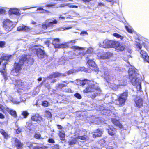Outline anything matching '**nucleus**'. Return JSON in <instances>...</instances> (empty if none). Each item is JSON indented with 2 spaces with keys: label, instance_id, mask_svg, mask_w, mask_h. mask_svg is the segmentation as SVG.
Masks as SVG:
<instances>
[{
  "label": "nucleus",
  "instance_id": "f257e3e1",
  "mask_svg": "<svg viewBox=\"0 0 149 149\" xmlns=\"http://www.w3.org/2000/svg\"><path fill=\"white\" fill-rule=\"evenodd\" d=\"M80 84L82 86L88 85V86L84 90L83 92L84 93L91 92L92 98H95L97 96L100 95L101 91L98 88V84L96 82L86 79L80 81Z\"/></svg>",
  "mask_w": 149,
  "mask_h": 149
},
{
  "label": "nucleus",
  "instance_id": "f03ea898",
  "mask_svg": "<svg viewBox=\"0 0 149 149\" xmlns=\"http://www.w3.org/2000/svg\"><path fill=\"white\" fill-rule=\"evenodd\" d=\"M128 73L129 80L132 85L135 86L137 91H141V86L140 76L137 73L134 67L131 66V68H129Z\"/></svg>",
  "mask_w": 149,
  "mask_h": 149
},
{
  "label": "nucleus",
  "instance_id": "7ed1b4c3",
  "mask_svg": "<svg viewBox=\"0 0 149 149\" xmlns=\"http://www.w3.org/2000/svg\"><path fill=\"white\" fill-rule=\"evenodd\" d=\"M102 71L104 72V75L103 76L107 82L111 84V82H113L114 81L115 78L111 75L109 74L108 69L106 68H103Z\"/></svg>",
  "mask_w": 149,
  "mask_h": 149
},
{
  "label": "nucleus",
  "instance_id": "20e7f679",
  "mask_svg": "<svg viewBox=\"0 0 149 149\" xmlns=\"http://www.w3.org/2000/svg\"><path fill=\"white\" fill-rule=\"evenodd\" d=\"M57 22V21L56 19L53 21L51 19H49L46 20L43 24H40L39 26H42V29L45 30L48 27H52L54 24H56Z\"/></svg>",
  "mask_w": 149,
  "mask_h": 149
},
{
  "label": "nucleus",
  "instance_id": "39448f33",
  "mask_svg": "<svg viewBox=\"0 0 149 149\" xmlns=\"http://www.w3.org/2000/svg\"><path fill=\"white\" fill-rule=\"evenodd\" d=\"M127 92H125L121 94L118 97V102L116 103V104L119 106L124 105L127 99Z\"/></svg>",
  "mask_w": 149,
  "mask_h": 149
},
{
  "label": "nucleus",
  "instance_id": "423d86ee",
  "mask_svg": "<svg viewBox=\"0 0 149 149\" xmlns=\"http://www.w3.org/2000/svg\"><path fill=\"white\" fill-rule=\"evenodd\" d=\"M115 41L105 40L104 41L102 44L100 43L99 44V46L103 48L113 47Z\"/></svg>",
  "mask_w": 149,
  "mask_h": 149
},
{
  "label": "nucleus",
  "instance_id": "0eeeda50",
  "mask_svg": "<svg viewBox=\"0 0 149 149\" xmlns=\"http://www.w3.org/2000/svg\"><path fill=\"white\" fill-rule=\"evenodd\" d=\"M77 72V70H69L68 72H67L66 74H63V75H62L60 73L56 72H55L52 74L50 75L48 77L49 78H55L60 77L61 75L63 76H65L68 74H70L73 73L74 72Z\"/></svg>",
  "mask_w": 149,
  "mask_h": 149
},
{
  "label": "nucleus",
  "instance_id": "6e6552de",
  "mask_svg": "<svg viewBox=\"0 0 149 149\" xmlns=\"http://www.w3.org/2000/svg\"><path fill=\"white\" fill-rule=\"evenodd\" d=\"M21 59H23V63H24V65L26 66L32 64L34 62V60L32 58L27 57L26 55L22 56Z\"/></svg>",
  "mask_w": 149,
  "mask_h": 149
},
{
  "label": "nucleus",
  "instance_id": "1a4fd4ad",
  "mask_svg": "<svg viewBox=\"0 0 149 149\" xmlns=\"http://www.w3.org/2000/svg\"><path fill=\"white\" fill-rule=\"evenodd\" d=\"M13 22L9 19L6 20L3 23V27L7 31H10L13 28Z\"/></svg>",
  "mask_w": 149,
  "mask_h": 149
},
{
  "label": "nucleus",
  "instance_id": "9d476101",
  "mask_svg": "<svg viewBox=\"0 0 149 149\" xmlns=\"http://www.w3.org/2000/svg\"><path fill=\"white\" fill-rule=\"evenodd\" d=\"M59 42V39L58 38L54 39V40H53L52 44L54 45L55 48H64L68 46L65 43H63L61 44H58V43Z\"/></svg>",
  "mask_w": 149,
  "mask_h": 149
},
{
  "label": "nucleus",
  "instance_id": "9b49d317",
  "mask_svg": "<svg viewBox=\"0 0 149 149\" xmlns=\"http://www.w3.org/2000/svg\"><path fill=\"white\" fill-rule=\"evenodd\" d=\"M32 50L33 52L36 53L37 56L40 58H43L45 55L44 51L40 48H33Z\"/></svg>",
  "mask_w": 149,
  "mask_h": 149
},
{
  "label": "nucleus",
  "instance_id": "f8f14e48",
  "mask_svg": "<svg viewBox=\"0 0 149 149\" xmlns=\"http://www.w3.org/2000/svg\"><path fill=\"white\" fill-rule=\"evenodd\" d=\"M23 62V59H20L18 63H15L14 66L15 70H13V71H15L16 72H18L21 69L22 65H24Z\"/></svg>",
  "mask_w": 149,
  "mask_h": 149
},
{
  "label": "nucleus",
  "instance_id": "ddd939ff",
  "mask_svg": "<svg viewBox=\"0 0 149 149\" xmlns=\"http://www.w3.org/2000/svg\"><path fill=\"white\" fill-rule=\"evenodd\" d=\"M86 59L88 60V65L92 70H97V68L96 67V64L95 62L92 60L90 59L89 58L87 57Z\"/></svg>",
  "mask_w": 149,
  "mask_h": 149
},
{
  "label": "nucleus",
  "instance_id": "4468645a",
  "mask_svg": "<svg viewBox=\"0 0 149 149\" xmlns=\"http://www.w3.org/2000/svg\"><path fill=\"white\" fill-rule=\"evenodd\" d=\"M113 47H115L117 51H122L125 49V45L118 42L115 41Z\"/></svg>",
  "mask_w": 149,
  "mask_h": 149
},
{
  "label": "nucleus",
  "instance_id": "2eb2a0df",
  "mask_svg": "<svg viewBox=\"0 0 149 149\" xmlns=\"http://www.w3.org/2000/svg\"><path fill=\"white\" fill-rule=\"evenodd\" d=\"M13 84L15 85L16 87L21 89V87H23L24 86V82H22L20 80L14 79L13 80Z\"/></svg>",
  "mask_w": 149,
  "mask_h": 149
},
{
  "label": "nucleus",
  "instance_id": "dca6fc26",
  "mask_svg": "<svg viewBox=\"0 0 149 149\" xmlns=\"http://www.w3.org/2000/svg\"><path fill=\"white\" fill-rule=\"evenodd\" d=\"M113 55V54L110 52H107L106 53L102 55L99 54L97 55L98 57L100 59H108L109 57L112 56Z\"/></svg>",
  "mask_w": 149,
  "mask_h": 149
},
{
  "label": "nucleus",
  "instance_id": "f3484780",
  "mask_svg": "<svg viewBox=\"0 0 149 149\" xmlns=\"http://www.w3.org/2000/svg\"><path fill=\"white\" fill-rule=\"evenodd\" d=\"M109 98H111V100H110L109 103H111V102H114L116 104V103L118 102V96L115 94H109L108 96Z\"/></svg>",
  "mask_w": 149,
  "mask_h": 149
},
{
  "label": "nucleus",
  "instance_id": "a211bd4d",
  "mask_svg": "<svg viewBox=\"0 0 149 149\" xmlns=\"http://www.w3.org/2000/svg\"><path fill=\"white\" fill-rule=\"evenodd\" d=\"M140 53L143 60L149 63V57L146 52L144 50H141Z\"/></svg>",
  "mask_w": 149,
  "mask_h": 149
},
{
  "label": "nucleus",
  "instance_id": "6ab92c4d",
  "mask_svg": "<svg viewBox=\"0 0 149 149\" xmlns=\"http://www.w3.org/2000/svg\"><path fill=\"white\" fill-rule=\"evenodd\" d=\"M20 9L17 8H11L9 10L10 13L11 14H14L17 16H20L21 14L19 12Z\"/></svg>",
  "mask_w": 149,
  "mask_h": 149
},
{
  "label": "nucleus",
  "instance_id": "aec40b11",
  "mask_svg": "<svg viewBox=\"0 0 149 149\" xmlns=\"http://www.w3.org/2000/svg\"><path fill=\"white\" fill-rule=\"evenodd\" d=\"M31 119L32 120L38 123L40 122L42 120V117L38 114H36L32 116L31 117Z\"/></svg>",
  "mask_w": 149,
  "mask_h": 149
},
{
  "label": "nucleus",
  "instance_id": "412c9836",
  "mask_svg": "<svg viewBox=\"0 0 149 149\" xmlns=\"http://www.w3.org/2000/svg\"><path fill=\"white\" fill-rule=\"evenodd\" d=\"M135 104L136 107L139 108H141L143 105V100L139 97H137L136 98L135 100Z\"/></svg>",
  "mask_w": 149,
  "mask_h": 149
},
{
  "label": "nucleus",
  "instance_id": "4be33fe9",
  "mask_svg": "<svg viewBox=\"0 0 149 149\" xmlns=\"http://www.w3.org/2000/svg\"><path fill=\"white\" fill-rule=\"evenodd\" d=\"M30 28L28 26L22 25L17 28V30L18 31H27L30 30Z\"/></svg>",
  "mask_w": 149,
  "mask_h": 149
},
{
  "label": "nucleus",
  "instance_id": "5701e85b",
  "mask_svg": "<svg viewBox=\"0 0 149 149\" xmlns=\"http://www.w3.org/2000/svg\"><path fill=\"white\" fill-rule=\"evenodd\" d=\"M13 139L14 140L15 144L18 149H20L22 148L23 144L17 139L14 138Z\"/></svg>",
  "mask_w": 149,
  "mask_h": 149
},
{
  "label": "nucleus",
  "instance_id": "b1692460",
  "mask_svg": "<svg viewBox=\"0 0 149 149\" xmlns=\"http://www.w3.org/2000/svg\"><path fill=\"white\" fill-rule=\"evenodd\" d=\"M7 62H5L3 64V67L2 69H0V72L2 74L4 77H6V65L7 64Z\"/></svg>",
  "mask_w": 149,
  "mask_h": 149
},
{
  "label": "nucleus",
  "instance_id": "393cba45",
  "mask_svg": "<svg viewBox=\"0 0 149 149\" xmlns=\"http://www.w3.org/2000/svg\"><path fill=\"white\" fill-rule=\"evenodd\" d=\"M102 134V131L99 129H97L95 131L94 133L93 134V138L100 137L101 136Z\"/></svg>",
  "mask_w": 149,
  "mask_h": 149
},
{
  "label": "nucleus",
  "instance_id": "a878e982",
  "mask_svg": "<svg viewBox=\"0 0 149 149\" xmlns=\"http://www.w3.org/2000/svg\"><path fill=\"white\" fill-rule=\"evenodd\" d=\"M6 110V113L8 112L14 117H17V115L15 111L11 109L8 108H7Z\"/></svg>",
  "mask_w": 149,
  "mask_h": 149
},
{
  "label": "nucleus",
  "instance_id": "bb28decb",
  "mask_svg": "<svg viewBox=\"0 0 149 149\" xmlns=\"http://www.w3.org/2000/svg\"><path fill=\"white\" fill-rule=\"evenodd\" d=\"M112 121L114 125L118 126L120 128H121L122 127V125L120 123L118 120L114 118L112 119Z\"/></svg>",
  "mask_w": 149,
  "mask_h": 149
},
{
  "label": "nucleus",
  "instance_id": "cd10ccee",
  "mask_svg": "<svg viewBox=\"0 0 149 149\" xmlns=\"http://www.w3.org/2000/svg\"><path fill=\"white\" fill-rule=\"evenodd\" d=\"M77 141V138L76 137L75 138H72L71 139H69L68 143L70 146H73L76 144Z\"/></svg>",
  "mask_w": 149,
  "mask_h": 149
},
{
  "label": "nucleus",
  "instance_id": "c85d7f7f",
  "mask_svg": "<svg viewBox=\"0 0 149 149\" xmlns=\"http://www.w3.org/2000/svg\"><path fill=\"white\" fill-rule=\"evenodd\" d=\"M103 107H101V108L100 109V111L102 110L103 113L106 115H110V113L111 112V111L110 110L106 109H103L102 108Z\"/></svg>",
  "mask_w": 149,
  "mask_h": 149
},
{
  "label": "nucleus",
  "instance_id": "c756f323",
  "mask_svg": "<svg viewBox=\"0 0 149 149\" xmlns=\"http://www.w3.org/2000/svg\"><path fill=\"white\" fill-rule=\"evenodd\" d=\"M76 138H77V140H78V139L82 140H85L88 139V136L86 135L84 136H79Z\"/></svg>",
  "mask_w": 149,
  "mask_h": 149
},
{
  "label": "nucleus",
  "instance_id": "7c9ffc66",
  "mask_svg": "<svg viewBox=\"0 0 149 149\" xmlns=\"http://www.w3.org/2000/svg\"><path fill=\"white\" fill-rule=\"evenodd\" d=\"M11 57V56H8L6 55L5 56H3L0 58V64L1 63V60H8Z\"/></svg>",
  "mask_w": 149,
  "mask_h": 149
},
{
  "label": "nucleus",
  "instance_id": "2f4dec72",
  "mask_svg": "<svg viewBox=\"0 0 149 149\" xmlns=\"http://www.w3.org/2000/svg\"><path fill=\"white\" fill-rule=\"evenodd\" d=\"M0 132L3 136H4L5 139H7L8 137V135L3 130L0 129Z\"/></svg>",
  "mask_w": 149,
  "mask_h": 149
},
{
  "label": "nucleus",
  "instance_id": "473e14b6",
  "mask_svg": "<svg viewBox=\"0 0 149 149\" xmlns=\"http://www.w3.org/2000/svg\"><path fill=\"white\" fill-rule=\"evenodd\" d=\"M7 108H8V107H5L3 105L0 104V110L5 114L6 113V109Z\"/></svg>",
  "mask_w": 149,
  "mask_h": 149
},
{
  "label": "nucleus",
  "instance_id": "72a5a7b5",
  "mask_svg": "<svg viewBox=\"0 0 149 149\" xmlns=\"http://www.w3.org/2000/svg\"><path fill=\"white\" fill-rule=\"evenodd\" d=\"M65 134L64 132L62 131H60L59 134V136L61 140H64L65 137Z\"/></svg>",
  "mask_w": 149,
  "mask_h": 149
},
{
  "label": "nucleus",
  "instance_id": "f704fd0d",
  "mask_svg": "<svg viewBox=\"0 0 149 149\" xmlns=\"http://www.w3.org/2000/svg\"><path fill=\"white\" fill-rule=\"evenodd\" d=\"M114 130L113 128V127L110 128V129H108V132L109 134L111 136L114 135L115 134V133L114 131Z\"/></svg>",
  "mask_w": 149,
  "mask_h": 149
},
{
  "label": "nucleus",
  "instance_id": "c9c22d12",
  "mask_svg": "<svg viewBox=\"0 0 149 149\" xmlns=\"http://www.w3.org/2000/svg\"><path fill=\"white\" fill-rule=\"evenodd\" d=\"M113 36L117 38H119L121 40H122L123 39V37L120 35L118 33H114L113 34Z\"/></svg>",
  "mask_w": 149,
  "mask_h": 149
},
{
  "label": "nucleus",
  "instance_id": "e433bc0d",
  "mask_svg": "<svg viewBox=\"0 0 149 149\" xmlns=\"http://www.w3.org/2000/svg\"><path fill=\"white\" fill-rule=\"evenodd\" d=\"M45 116L48 118H50L52 116V114L48 111H45Z\"/></svg>",
  "mask_w": 149,
  "mask_h": 149
},
{
  "label": "nucleus",
  "instance_id": "4c0bfd02",
  "mask_svg": "<svg viewBox=\"0 0 149 149\" xmlns=\"http://www.w3.org/2000/svg\"><path fill=\"white\" fill-rule=\"evenodd\" d=\"M37 11L38 10H40L41 11L40 12V13H44L46 12H48V11L44 9L43 8L41 7H39L38 8L37 10Z\"/></svg>",
  "mask_w": 149,
  "mask_h": 149
},
{
  "label": "nucleus",
  "instance_id": "58836bf2",
  "mask_svg": "<svg viewBox=\"0 0 149 149\" xmlns=\"http://www.w3.org/2000/svg\"><path fill=\"white\" fill-rule=\"evenodd\" d=\"M66 86V85L63 84H57L56 86L57 88H59L61 89L63 87H65Z\"/></svg>",
  "mask_w": 149,
  "mask_h": 149
},
{
  "label": "nucleus",
  "instance_id": "ea45409f",
  "mask_svg": "<svg viewBox=\"0 0 149 149\" xmlns=\"http://www.w3.org/2000/svg\"><path fill=\"white\" fill-rule=\"evenodd\" d=\"M22 114L24 116V118H26L28 115L29 113L27 111H23Z\"/></svg>",
  "mask_w": 149,
  "mask_h": 149
},
{
  "label": "nucleus",
  "instance_id": "a19ab883",
  "mask_svg": "<svg viewBox=\"0 0 149 149\" xmlns=\"http://www.w3.org/2000/svg\"><path fill=\"white\" fill-rule=\"evenodd\" d=\"M125 28L127 31L130 33H132L133 32V30L130 27H129L127 26H125Z\"/></svg>",
  "mask_w": 149,
  "mask_h": 149
},
{
  "label": "nucleus",
  "instance_id": "79ce46f5",
  "mask_svg": "<svg viewBox=\"0 0 149 149\" xmlns=\"http://www.w3.org/2000/svg\"><path fill=\"white\" fill-rule=\"evenodd\" d=\"M113 70L115 72H118L119 71L120 69L116 65V66H114L113 68Z\"/></svg>",
  "mask_w": 149,
  "mask_h": 149
},
{
  "label": "nucleus",
  "instance_id": "37998d69",
  "mask_svg": "<svg viewBox=\"0 0 149 149\" xmlns=\"http://www.w3.org/2000/svg\"><path fill=\"white\" fill-rule=\"evenodd\" d=\"M26 144L27 146L29 147V148L30 149L33 148V146L31 143L27 142L26 143Z\"/></svg>",
  "mask_w": 149,
  "mask_h": 149
},
{
  "label": "nucleus",
  "instance_id": "c03bdc74",
  "mask_svg": "<svg viewBox=\"0 0 149 149\" xmlns=\"http://www.w3.org/2000/svg\"><path fill=\"white\" fill-rule=\"evenodd\" d=\"M74 96L78 99H81V95L78 93H76L74 94Z\"/></svg>",
  "mask_w": 149,
  "mask_h": 149
},
{
  "label": "nucleus",
  "instance_id": "a18cd8bd",
  "mask_svg": "<svg viewBox=\"0 0 149 149\" xmlns=\"http://www.w3.org/2000/svg\"><path fill=\"white\" fill-rule=\"evenodd\" d=\"M32 125V124L31 123L27 122L26 127L28 129H29L30 127Z\"/></svg>",
  "mask_w": 149,
  "mask_h": 149
},
{
  "label": "nucleus",
  "instance_id": "49530a36",
  "mask_svg": "<svg viewBox=\"0 0 149 149\" xmlns=\"http://www.w3.org/2000/svg\"><path fill=\"white\" fill-rule=\"evenodd\" d=\"M72 49L74 50H80L81 49V48L77 46H74L72 47Z\"/></svg>",
  "mask_w": 149,
  "mask_h": 149
},
{
  "label": "nucleus",
  "instance_id": "de8ad7c7",
  "mask_svg": "<svg viewBox=\"0 0 149 149\" xmlns=\"http://www.w3.org/2000/svg\"><path fill=\"white\" fill-rule=\"evenodd\" d=\"M48 141L49 143H54L55 141L54 139L52 138H49L48 139Z\"/></svg>",
  "mask_w": 149,
  "mask_h": 149
},
{
  "label": "nucleus",
  "instance_id": "09e8293b",
  "mask_svg": "<svg viewBox=\"0 0 149 149\" xmlns=\"http://www.w3.org/2000/svg\"><path fill=\"white\" fill-rule=\"evenodd\" d=\"M12 102L13 103L17 104H19L20 102L18 101L17 100L14 99L12 100Z\"/></svg>",
  "mask_w": 149,
  "mask_h": 149
},
{
  "label": "nucleus",
  "instance_id": "8fccbe9b",
  "mask_svg": "<svg viewBox=\"0 0 149 149\" xmlns=\"http://www.w3.org/2000/svg\"><path fill=\"white\" fill-rule=\"evenodd\" d=\"M41 135L39 134H36L34 135V137L36 139L40 138L41 137Z\"/></svg>",
  "mask_w": 149,
  "mask_h": 149
},
{
  "label": "nucleus",
  "instance_id": "3c124183",
  "mask_svg": "<svg viewBox=\"0 0 149 149\" xmlns=\"http://www.w3.org/2000/svg\"><path fill=\"white\" fill-rule=\"evenodd\" d=\"M5 44V42L3 41H0V47H2L4 46Z\"/></svg>",
  "mask_w": 149,
  "mask_h": 149
},
{
  "label": "nucleus",
  "instance_id": "603ef678",
  "mask_svg": "<svg viewBox=\"0 0 149 149\" xmlns=\"http://www.w3.org/2000/svg\"><path fill=\"white\" fill-rule=\"evenodd\" d=\"M22 131V129L19 128H18L16 130V132L17 134H18L19 133L21 132Z\"/></svg>",
  "mask_w": 149,
  "mask_h": 149
},
{
  "label": "nucleus",
  "instance_id": "864d4df0",
  "mask_svg": "<svg viewBox=\"0 0 149 149\" xmlns=\"http://www.w3.org/2000/svg\"><path fill=\"white\" fill-rule=\"evenodd\" d=\"M88 34L86 31H82L80 33V35L81 36H84L88 35Z\"/></svg>",
  "mask_w": 149,
  "mask_h": 149
},
{
  "label": "nucleus",
  "instance_id": "5fc2aeb1",
  "mask_svg": "<svg viewBox=\"0 0 149 149\" xmlns=\"http://www.w3.org/2000/svg\"><path fill=\"white\" fill-rule=\"evenodd\" d=\"M68 5V3H63L62 4H60L58 6L61 7H63L67 6Z\"/></svg>",
  "mask_w": 149,
  "mask_h": 149
},
{
  "label": "nucleus",
  "instance_id": "6e6d98bb",
  "mask_svg": "<svg viewBox=\"0 0 149 149\" xmlns=\"http://www.w3.org/2000/svg\"><path fill=\"white\" fill-rule=\"evenodd\" d=\"M59 146L58 145H55L52 147V149H59Z\"/></svg>",
  "mask_w": 149,
  "mask_h": 149
},
{
  "label": "nucleus",
  "instance_id": "4d7b16f0",
  "mask_svg": "<svg viewBox=\"0 0 149 149\" xmlns=\"http://www.w3.org/2000/svg\"><path fill=\"white\" fill-rule=\"evenodd\" d=\"M55 3H50V4H47L46 5V7H52V6H54L55 5Z\"/></svg>",
  "mask_w": 149,
  "mask_h": 149
},
{
  "label": "nucleus",
  "instance_id": "13d9d810",
  "mask_svg": "<svg viewBox=\"0 0 149 149\" xmlns=\"http://www.w3.org/2000/svg\"><path fill=\"white\" fill-rule=\"evenodd\" d=\"M33 8H34V7H26L25 8H20V9L21 10H25L26 9H29Z\"/></svg>",
  "mask_w": 149,
  "mask_h": 149
},
{
  "label": "nucleus",
  "instance_id": "bf43d9fd",
  "mask_svg": "<svg viewBox=\"0 0 149 149\" xmlns=\"http://www.w3.org/2000/svg\"><path fill=\"white\" fill-rule=\"evenodd\" d=\"M42 105L43 106L47 107L48 106V102L47 101H44L42 103Z\"/></svg>",
  "mask_w": 149,
  "mask_h": 149
},
{
  "label": "nucleus",
  "instance_id": "052dcab7",
  "mask_svg": "<svg viewBox=\"0 0 149 149\" xmlns=\"http://www.w3.org/2000/svg\"><path fill=\"white\" fill-rule=\"evenodd\" d=\"M69 7L70 8H77V6L75 5H70L69 4H68V5L67 6Z\"/></svg>",
  "mask_w": 149,
  "mask_h": 149
},
{
  "label": "nucleus",
  "instance_id": "680f3d73",
  "mask_svg": "<svg viewBox=\"0 0 149 149\" xmlns=\"http://www.w3.org/2000/svg\"><path fill=\"white\" fill-rule=\"evenodd\" d=\"M122 80L121 81H120V86H124L126 84H127V81H125L124 82L122 83V82H121V81H122Z\"/></svg>",
  "mask_w": 149,
  "mask_h": 149
},
{
  "label": "nucleus",
  "instance_id": "e2e57ef3",
  "mask_svg": "<svg viewBox=\"0 0 149 149\" xmlns=\"http://www.w3.org/2000/svg\"><path fill=\"white\" fill-rule=\"evenodd\" d=\"M105 141L104 139H101L99 141V143L100 144H103L105 142Z\"/></svg>",
  "mask_w": 149,
  "mask_h": 149
},
{
  "label": "nucleus",
  "instance_id": "0e129e2a",
  "mask_svg": "<svg viewBox=\"0 0 149 149\" xmlns=\"http://www.w3.org/2000/svg\"><path fill=\"white\" fill-rule=\"evenodd\" d=\"M57 128L58 129L61 130L63 128V127L59 125H57Z\"/></svg>",
  "mask_w": 149,
  "mask_h": 149
},
{
  "label": "nucleus",
  "instance_id": "69168bd1",
  "mask_svg": "<svg viewBox=\"0 0 149 149\" xmlns=\"http://www.w3.org/2000/svg\"><path fill=\"white\" fill-rule=\"evenodd\" d=\"M5 13V10L2 9H0V13L3 14Z\"/></svg>",
  "mask_w": 149,
  "mask_h": 149
},
{
  "label": "nucleus",
  "instance_id": "338daca9",
  "mask_svg": "<svg viewBox=\"0 0 149 149\" xmlns=\"http://www.w3.org/2000/svg\"><path fill=\"white\" fill-rule=\"evenodd\" d=\"M137 46L139 48V50H140L142 48L141 45L140 44H137Z\"/></svg>",
  "mask_w": 149,
  "mask_h": 149
},
{
  "label": "nucleus",
  "instance_id": "774afa93",
  "mask_svg": "<svg viewBox=\"0 0 149 149\" xmlns=\"http://www.w3.org/2000/svg\"><path fill=\"white\" fill-rule=\"evenodd\" d=\"M40 147L39 146H34L32 148L33 149H40Z\"/></svg>",
  "mask_w": 149,
  "mask_h": 149
}]
</instances>
